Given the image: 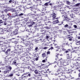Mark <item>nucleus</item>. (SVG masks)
I'll return each instance as SVG.
<instances>
[{
    "mask_svg": "<svg viewBox=\"0 0 80 80\" xmlns=\"http://www.w3.org/2000/svg\"><path fill=\"white\" fill-rule=\"evenodd\" d=\"M14 25L15 27V29L16 30H18V29H19V28L18 27V25L20 24V22H14Z\"/></svg>",
    "mask_w": 80,
    "mask_h": 80,
    "instance_id": "obj_5",
    "label": "nucleus"
},
{
    "mask_svg": "<svg viewBox=\"0 0 80 80\" xmlns=\"http://www.w3.org/2000/svg\"><path fill=\"white\" fill-rule=\"evenodd\" d=\"M68 44L67 43H66V42H64L62 43V47H64V46H66V45H68Z\"/></svg>",
    "mask_w": 80,
    "mask_h": 80,
    "instance_id": "obj_21",
    "label": "nucleus"
},
{
    "mask_svg": "<svg viewBox=\"0 0 80 80\" xmlns=\"http://www.w3.org/2000/svg\"><path fill=\"white\" fill-rule=\"evenodd\" d=\"M64 66L63 64V62H62L60 63V66L63 67Z\"/></svg>",
    "mask_w": 80,
    "mask_h": 80,
    "instance_id": "obj_29",
    "label": "nucleus"
},
{
    "mask_svg": "<svg viewBox=\"0 0 80 80\" xmlns=\"http://www.w3.org/2000/svg\"><path fill=\"white\" fill-rule=\"evenodd\" d=\"M32 71H35V70H36V68H35L34 66H33L32 67V69H30Z\"/></svg>",
    "mask_w": 80,
    "mask_h": 80,
    "instance_id": "obj_25",
    "label": "nucleus"
},
{
    "mask_svg": "<svg viewBox=\"0 0 80 80\" xmlns=\"http://www.w3.org/2000/svg\"><path fill=\"white\" fill-rule=\"evenodd\" d=\"M41 72H38V76H41V75H42L41 74Z\"/></svg>",
    "mask_w": 80,
    "mask_h": 80,
    "instance_id": "obj_44",
    "label": "nucleus"
},
{
    "mask_svg": "<svg viewBox=\"0 0 80 80\" xmlns=\"http://www.w3.org/2000/svg\"><path fill=\"white\" fill-rule=\"evenodd\" d=\"M28 5H31V6L30 7V8H32V7H33V6H32L33 5H32V3L29 4Z\"/></svg>",
    "mask_w": 80,
    "mask_h": 80,
    "instance_id": "obj_41",
    "label": "nucleus"
},
{
    "mask_svg": "<svg viewBox=\"0 0 80 80\" xmlns=\"http://www.w3.org/2000/svg\"><path fill=\"white\" fill-rule=\"evenodd\" d=\"M63 22H60L59 23V25H62L63 24Z\"/></svg>",
    "mask_w": 80,
    "mask_h": 80,
    "instance_id": "obj_40",
    "label": "nucleus"
},
{
    "mask_svg": "<svg viewBox=\"0 0 80 80\" xmlns=\"http://www.w3.org/2000/svg\"><path fill=\"white\" fill-rule=\"evenodd\" d=\"M51 65V64L49 62H48V63H46V67L48 68V66Z\"/></svg>",
    "mask_w": 80,
    "mask_h": 80,
    "instance_id": "obj_23",
    "label": "nucleus"
},
{
    "mask_svg": "<svg viewBox=\"0 0 80 80\" xmlns=\"http://www.w3.org/2000/svg\"><path fill=\"white\" fill-rule=\"evenodd\" d=\"M66 3L67 4H68V5H70V2L68 1H67L66 2Z\"/></svg>",
    "mask_w": 80,
    "mask_h": 80,
    "instance_id": "obj_47",
    "label": "nucleus"
},
{
    "mask_svg": "<svg viewBox=\"0 0 80 80\" xmlns=\"http://www.w3.org/2000/svg\"><path fill=\"white\" fill-rule=\"evenodd\" d=\"M6 67H7V68H8V69H9V70L4 71L3 72L4 74H6V73H9V72H11V70L12 69V67L10 66H9L8 67V66H6Z\"/></svg>",
    "mask_w": 80,
    "mask_h": 80,
    "instance_id": "obj_6",
    "label": "nucleus"
},
{
    "mask_svg": "<svg viewBox=\"0 0 80 80\" xmlns=\"http://www.w3.org/2000/svg\"><path fill=\"white\" fill-rule=\"evenodd\" d=\"M3 22L2 21V20H0V23H2Z\"/></svg>",
    "mask_w": 80,
    "mask_h": 80,
    "instance_id": "obj_61",
    "label": "nucleus"
},
{
    "mask_svg": "<svg viewBox=\"0 0 80 80\" xmlns=\"http://www.w3.org/2000/svg\"><path fill=\"white\" fill-rule=\"evenodd\" d=\"M9 3H11L12 2L13 3H15V1H14V0H13L12 1V0H10L9 1Z\"/></svg>",
    "mask_w": 80,
    "mask_h": 80,
    "instance_id": "obj_34",
    "label": "nucleus"
},
{
    "mask_svg": "<svg viewBox=\"0 0 80 80\" xmlns=\"http://www.w3.org/2000/svg\"><path fill=\"white\" fill-rule=\"evenodd\" d=\"M25 71L23 70V69H22V68H21V69H20L19 70V73H23V72H24Z\"/></svg>",
    "mask_w": 80,
    "mask_h": 80,
    "instance_id": "obj_13",
    "label": "nucleus"
},
{
    "mask_svg": "<svg viewBox=\"0 0 80 80\" xmlns=\"http://www.w3.org/2000/svg\"><path fill=\"white\" fill-rule=\"evenodd\" d=\"M19 12H16L15 13L12 14V17H16V15L15 14H16V13H18Z\"/></svg>",
    "mask_w": 80,
    "mask_h": 80,
    "instance_id": "obj_27",
    "label": "nucleus"
},
{
    "mask_svg": "<svg viewBox=\"0 0 80 80\" xmlns=\"http://www.w3.org/2000/svg\"><path fill=\"white\" fill-rule=\"evenodd\" d=\"M59 75H60V76H58L59 79H63V76L62 74H61L60 73H59Z\"/></svg>",
    "mask_w": 80,
    "mask_h": 80,
    "instance_id": "obj_22",
    "label": "nucleus"
},
{
    "mask_svg": "<svg viewBox=\"0 0 80 80\" xmlns=\"http://www.w3.org/2000/svg\"><path fill=\"white\" fill-rule=\"evenodd\" d=\"M58 21V20L54 21V22H56V23H59V21Z\"/></svg>",
    "mask_w": 80,
    "mask_h": 80,
    "instance_id": "obj_48",
    "label": "nucleus"
},
{
    "mask_svg": "<svg viewBox=\"0 0 80 80\" xmlns=\"http://www.w3.org/2000/svg\"><path fill=\"white\" fill-rule=\"evenodd\" d=\"M13 73H11L9 75H8L7 76L8 77H13Z\"/></svg>",
    "mask_w": 80,
    "mask_h": 80,
    "instance_id": "obj_32",
    "label": "nucleus"
},
{
    "mask_svg": "<svg viewBox=\"0 0 80 80\" xmlns=\"http://www.w3.org/2000/svg\"><path fill=\"white\" fill-rule=\"evenodd\" d=\"M4 32H7V31L5 29L4 30H2V31L0 32V33L1 34H3V33H4Z\"/></svg>",
    "mask_w": 80,
    "mask_h": 80,
    "instance_id": "obj_24",
    "label": "nucleus"
},
{
    "mask_svg": "<svg viewBox=\"0 0 80 80\" xmlns=\"http://www.w3.org/2000/svg\"><path fill=\"white\" fill-rule=\"evenodd\" d=\"M64 27L65 28H67V27H68V25L67 24H66V25L64 26Z\"/></svg>",
    "mask_w": 80,
    "mask_h": 80,
    "instance_id": "obj_46",
    "label": "nucleus"
},
{
    "mask_svg": "<svg viewBox=\"0 0 80 80\" xmlns=\"http://www.w3.org/2000/svg\"><path fill=\"white\" fill-rule=\"evenodd\" d=\"M80 57H79L77 59L74 60L73 62V63L74 65H75L76 67H79L80 66Z\"/></svg>",
    "mask_w": 80,
    "mask_h": 80,
    "instance_id": "obj_1",
    "label": "nucleus"
},
{
    "mask_svg": "<svg viewBox=\"0 0 80 80\" xmlns=\"http://www.w3.org/2000/svg\"><path fill=\"white\" fill-rule=\"evenodd\" d=\"M68 32H67V37H69L70 36V35H72V34H69L68 35V34H70L71 33H72V32H69V31L68 30Z\"/></svg>",
    "mask_w": 80,
    "mask_h": 80,
    "instance_id": "obj_18",
    "label": "nucleus"
},
{
    "mask_svg": "<svg viewBox=\"0 0 80 80\" xmlns=\"http://www.w3.org/2000/svg\"><path fill=\"white\" fill-rule=\"evenodd\" d=\"M62 51H66V49H65V48H62Z\"/></svg>",
    "mask_w": 80,
    "mask_h": 80,
    "instance_id": "obj_52",
    "label": "nucleus"
},
{
    "mask_svg": "<svg viewBox=\"0 0 80 80\" xmlns=\"http://www.w3.org/2000/svg\"><path fill=\"white\" fill-rule=\"evenodd\" d=\"M52 45L53 44H52L50 45V47H51V48L48 49V50H53V47H52Z\"/></svg>",
    "mask_w": 80,
    "mask_h": 80,
    "instance_id": "obj_19",
    "label": "nucleus"
},
{
    "mask_svg": "<svg viewBox=\"0 0 80 80\" xmlns=\"http://www.w3.org/2000/svg\"><path fill=\"white\" fill-rule=\"evenodd\" d=\"M74 50L77 52V51H78V47H75L74 48Z\"/></svg>",
    "mask_w": 80,
    "mask_h": 80,
    "instance_id": "obj_33",
    "label": "nucleus"
},
{
    "mask_svg": "<svg viewBox=\"0 0 80 80\" xmlns=\"http://www.w3.org/2000/svg\"><path fill=\"white\" fill-rule=\"evenodd\" d=\"M71 51V50L70 49H68L64 53H68V52H70Z\"/></svg>",
    "mask_w": 80,
    "mask_h": 80,
    "instance_id": "obj_28",
    "label": "nucleus"
},
{
    "mask_svg": "<svg viewBox=\"0 0 80 80\" xmlns=\"http://www.w3.org/2000/svg\"><path fill=\"white\" fill-rule=\"evenodd\" d=\"M18 30H16L15 29L14 31H13V32H12V31H9V32L8 33V35H10V36H13L14 35H18Z\"/></svg>",
    "mask_w": 80,
    "mask_h": 80,
    "instance_id": "obj_3",
    "label": "nucleus"
},
{
    "mask_svg": "<svg viewBox=\"0 0 80 80\" xmlns=\"http://www.w3.org/2000/svg\"><path fill=\"white\" fill-rule=\"evenodd\" d=\"M13 63L14 64L17 63V62H16V61H13Z\"/></svg>",
    "mask_w": 80,
    "mask_h": 80,
    "instance_id": "obj_60",
    "label": "nucleus"
},
{
    "mask_svg": "<svg viewBox=\"0 0 80 80\" xmlns=\"http://www.w3.org/2000/svg\"><path fill=\"white\" fill-rule=\"evenodd\" d=\"M42 68H47V66L45 64H42L40 66Z\"/></svg>",
    "mask_w": 80,
    "mask_h": 80,
    "instance_id": "obj_16",
    "label": "nucleus"
},
{
    "mask_svg": "<svg viewBox=\"0 0 80 80\" xmlns=\"http://www.w3.org/2000/svg\"><path fill=\"white\" fill-rule=\"evenodd\" d=\"M54 12H53L52 14H51L50 15V18H52L53 20H55L56 17V14L55 13H53Z\"/></svg>",
    "mask_w": 80,
    "mask_h": 80,
    "instance_id": "obj_8",
    "label": "nucleus"
},
{
    "mask_svg": "<svg viewBox=\"0 0 80 80\" xmlns=\"http://www.w3.org/2000/svg\"><path fill=\"white\" fill-rule=\"evenodd\" d=\"M42 62H43V63H45V62H46L45 59L42 60Z\"/></svg>",
    "mask_w": 80,
    "mask_h": 80,
    "instance_id": "obj_58",
    "label": "nucleus"
},
{
    "mask_svg": "<svg viewBox=\"0 0 80 80\" xmlns=\"http://www.w3.org/2000/svg\"><path fill=\"white\" fill-rule=\"evenodd\" d=\"M27 42L28 43V44L29 45V47H30L31 48H32V47L30 46V45H32V42L29 41H28Z\"/></svg>",
    "mask_w": 80,
    "mask_h": 80,
    "instance_id": "obj_17",
    "label": "nucleus"
},
{
    "mask_svg": "<svg viewBox=\"0 0 80 80\" xmlns=\"http://www.w3.org/2000/svg\"><path fill=\"white\" fill-rule=\"evenodd\" d=\"M0 48H1L2 51L5 50L6 48H7L6 45H3L0 44Z\"/></svg>",
    "mask_w": 80,
    "mask_h": 80,
    "instance_id": "obj_9",
    "label": "nucleus"
},
{
    "mask_svg": "<svg viewBox=\"0 0 80 80\" xmlns=\"http://www.w3.org/2000/svg\"><path fill=\"white\" fill-rule=\"evenodd\" d=\"M6 27L7 28L5 29L6 31V32H9L10 31H12V29H13V27H12L11 24L7 25Z\"/></svg>",
    "mask_w": 80,
    "mask_h": 80,
    "instance_id": "obj_4",
    "label": "nucleus"
},
{
    "mask_svg": "<svg viewBox=\"0 0 80 80\" xmlns=\"http://www.w3.org/2000/svg\"><path fill=\"white\" fill-rule=\"evenodd\" d=\"M59 69L60 70H64L65 69V66H59Z\"/></svg>",
    "mask_w": 80,
    "mask_h": 80,
    "instance_id": "obj_20",
    "label": "nucleus"
},
{
    "mask_svg": "<svg viewBox=\"0 0 80 80\" xmlns=\"http://www.w3.org/2000/svg\"><path fill=\"white\" fill-rule=\"evenodd\" d=\"M75 52H76V51L75 50H73V51H72V52H71V53H75Z\"/></svg>",
    "mask_w": 80,
    "mask_h": 80,
    "instance_id": "obj_62",
    "label": "nucleus"
},
{
    "mask_svg": "<svg viewBox=\"0 0 80 80\" xmlns=\"http://www.w3.org/2000/svg\"><path fill=\"white\" fill-rule=\"evenodd\" d=\"M17 48H18V50H22V46L21 45H18Z\"/></svg>",
    "mask_w": 80,
    "mask_h": 80,
    "instance_id": "obj_10",
    "label": "nucleus"
},
{
    "mask_svg": "<svg viewBox=\"0 0 80 80\" xmlns=\"http://www.w3.org/2000/svg\"><path fill=\"white\" fill-rule=\"evenodd\" d=\"M49 3L50 2L46 3L44 4V5H45V6H48V3Z\"/></svg>",
    "mask_w": 80,
    "mask_h": 80,
    "instance_id": "obj_36",
    "label": "nucleus"
},
{
    "mask_svg": "<svg viewBox=\"0 0 80 80\" xmlns=\"http://www.w3.org/2000/svg\"><path fill=\"white\" fill-rule=\"evenodd\" d=\"M23 15V13H21L19 14V16H22V15Z\"/></svg>",
    "mask_w": 80,
    "mask_h": 80,
    "instance_id": "obj_57",
    "label": "nucleus"
},
{
    "mask_svg": "<svg viewBox=\"0 0 80 80\" xmlns=\"http://www.w3.org/2000/svg\"><path fill=\"white\" fill-rule=\"evenodd\" d=\"M47 56H48V55H50V51H48L47 52Z\"/></svg>",
    "mask_w": 80,
    "mask_h": 80,
    "instance_id": "obj_43",
    "label": "nucleus"
},
{
    "mask_svg": "<svg viewBox=\"0 0 80 80\" xmlns=\"http://www.w3.org/2000/svg\"><path fill=\"white\" fill-rule=\"evenodd\" d=\"M66 57H67V58H68V57L69 58V54H67L66 55Z\"/></svg>",
    "mask_w": 80,
    "mask_h": 80,
    "instance_id": "obj_54",
    "label": "nucleus"
},
{
    "mask_svg": "<svg viewBox=\"0 0 80 80\" xmlns=\"http://www.w3.org/2000/svg\"><path fill=\"white\" fill-rule=\"evenodd\" d=\"M31 24H35V23H37L38 22V20H35L34 21H31Z\"/></svg>",
    "mask_w": 80,
    "mask_h": 80,
    "instance_id": "obj_11",
    "label": "nucleus"
},
{
    "mask_svg": "<svg viewBox=\"0 0 80 80\" xmlns=\"http://www.w3.org/2000/svg\"><path fill=\"white\" fill-rule=\"evenodd\" d=\"M27 21H28V20H26L25 21H24L23 22V23H26V22H27Z\"/></svg>",
    "mask_w": 80,
    "mask_h": 80,
    "instance_id": "obj_50",
    "label": "nucleus"
},
{
    "mask_svg": "<svg viewBox=\"0 0 80 80\" xmlns=\"http://www.w3.org/2000/svg\"><path fill=\"white\" fill-rule=\"evenodd\" d=\"M76 44L77 45H80V41L77 42L76 43Z\"/></svg>",
    "mask_w": 80,
    "mask_h": 80,
    "instance_id": "obj_37",
    "label": "nucleus"
},
{
    "mask_svg": "<svg viewBox=\"0 0 80 80\" xmlns=\"http://www.w3.org/2000/svg\"><path fill=\"white\" fill-rule=\"evenodd\" d=\"M73 37L72 36L68 37V38L69 39V41H72L73 40Z\"/></svg>",
    "mask_w": 80,
    "mask_h": 80,
    "instance_id": "obj_14",
    "label": "nucleus"
},
{
    "mask_svg": "<svg viewBox=\"0 0 80 80\" xmlns=\"http://www.w3.org/2000/svg\"><path fill=\"white\" fill-rule=\"evenodd\" d=\"M62 14H64V13H65L64 12V11H61V12Z\"/></svg>",
    "mask_w": 80,
    "mask_h": 80,
    "instance_id": "obj_53",
    "label": "nucleus"
},
{
    "mask_svg": "<svg viewBox=\"0 0 80 80\" xmlns=\"http://www.w3.org/2000/svg\"><path fill=\"white\" fill-rule=\"evenodd\" d=\"M73 27H74L75 28H77V25H74L73 26Z\"/></svg>",
    "mask_w": 80,
    "mask_h": 80,
    "instance_id": "obj_56",
    "label": "nucleus"
},
{
    "mask_svg": "<svg viewBox=\"0 0 80 80\" xmlns=\"http://www.w3.org/2000/svg\"><path fill=\"white\" fill-rule=\"evenodd\" d=\"M10 50H11V49H8L7 51L5 52V53L7 54V53H8V52H10Z\"/></svg>",
    "mask_w": 80,
    "mask_h": 80,
    "instance_id": "obj_31",
    "label": "nucleus"
},
{
    "mask_svg": "<svg viewBox=\"0 0 80 80\" xmlns=\"http://www.w3.org/2000/svg\"><path fill=\"white\" fill-rule=\"evenodd\" d=\"M80 5V3H78L77 4H76L74 6H76V7H77L78 6H79V5Z\"/></svg>",
    "mask_w": 80,
    "mask_h": 80,
    "instance_id": "obj_42",
    "label": "nucleus"
},
{
    "mask_svg": "<svg viewBox=\"0 0 80 80\" xmlns=\"http://www.w3.org/2000/svg\"><path fill=\"white\" fill-rule=\"evenodd\" d=\"M64 18L65 19V20H70V18L68 17L67 15H65L64 16Z\"/></svg>",
    "mask_w": 80,
    "mask_h": 80,
    "instance_id": "obj_12",
    "label": "nucleus"
},
{
    "mask_svg": "<svg viewBox=\"0 0 80 80\" xmlns=\"http://www.w3.org/2000/svg\"><path fill=\"white\" fill-rule=\"evenodd\" d=\"M78 50L80 51V46H79V47H78Z\"/></svg>",
    "mask_w": 80,
    "mask_h": 80,
    "instance_id": "obj_64",
    "label": "nucleus"
},
{
    "mask_svg": "<svg viewBox=\"0 0 80 80\" xmlns=\"http://www.w3.org/2000/svg\"><path fill=\"white\" fill-rule=\"evenodd\" d=\"M63 62L64 66H67V65H68V63L67 62Z\"/></svg>",
    "mask_w": 80,
    "mask_h": 80,
    "instance_id": "obj_30",
    "label": "nucleus"
},
{
    "mask_svg": "<svg viewBox=\"0 0 80 80\" xmlns=\"http://www.w3.org/2000/svg\"><path fill=\"white\" fill-rule=\"evenodd\" d=\"M11 11L12 12H17V11L15 9H12Z\"/></svg>",
    "mask_w": 80,
    "mask_h": 80,
    "instance_id": "obj_45",
    "label": "nucleus"
},
{
    "mask_svg": "<svg viewBox=\"0 0 80 80\" xmlns=\"http://www.w3.org/2000/svg\"><path fill=\"white\" fill-rule=\"evenodd\" d=\"M9 58H8L7 57H6L5 58V60L4 61L5 62H6V63H7V62H9Z\"/></svg>",
    "mask_w": 80,
    "mask_h": 80,
    "instance_id": "obj_26",
    "label": "nucleus"
},
{
    "mask_svg": "<svg viewBox=\"0 0 80 80\" xmlns=\"http://www.w3.org/2000/svg\"><path fill=\"white\" fill-rule=\"evenodd\" d=\"M29 72H26L23 74L22 76V78L26 80V79H28V77H30L31 76V74L29 73Z\"/></svg>",
    "mask_w": 80,
    "mask_h": 80,
    "instance_id": "obj_2",
    "label": "nucleus"
},
{
    "mask_svg": "<svg viewBox=\"0 0 80 80\" xmlns=\"http://www.w3.org/2000/svg\"><path fill=\"white\" fill-rule=\"evenodd\" d=\"M60 57V55H59V54H57L56 56V58H57V59H58V60H60L62 58H59V57Z\"/></svg>",
    "mask_w": 80,
    "mask_h": 80,
    "instance_id": "obj_15",
    "label": "nucleus"
},
{
    "mask_svg": "<svg viewBox=\"0 0 80 80\" xmlns=\"http://www.w3.org/2000/svg\"><path fill=\"white\" fill-rule=\"evenodd\" d=\"M1 17L3 20H7V19H8V18H9L10 17L7 16V15H2L1 16Z\"/></svg>",
    "mask_w": 80,
    "mask_h": 80,
    "instance_id": "obj_7",
    "label": "nucleus"
},
{
    "mask_svg": "<svg viewBox=\"0 0 80 80\" xmlns=\"http://www.w3.org/2000/svg\"><path fill=\"white\" fill-rule=\"evenodd\" d=\"M39 72L38 71H37V70H36L34 71V73H35V74H38Z\"/></svg>",
    "mask_w": 80,
    "mask_h": 80,
    "instance_id": "obj_38",
    "label": "nucleus"
},
{
    "mask_svg": "<svg viewBox=\"0 0 80 80\" xmlns=\"http://www.w3.org/2000/svg\"><path fill=\"white\" fill-rule=\"evenodd\" d=\"M7 15H8V16H9V17H10V16H11V14L9 13L7 14Z\"/></svg>",
    "mask_w": 80,
    "mask_h": 80,
    "instance_id": "obj_55",
    "label": "nucleus"
},
{
    "mask_svg": "<svg viewBox=\"0 0 80 80\" xmlns=\"http://www.w3.org/2000/svg\"><path fill=\"white\" fill-rule=\"evenodd\" d=\"M24 43H25V45H26V46H30V45L28 44V42H26Z\"/></svg>",
    "mask_w": 80,
    "mask_h": 80,
    "instance_id": "obj_39",
    "label": "nucleus"
},
{
    "mask_svg": "<svg viewBox=\"0 0 80 80\" xmlns=\"http://www.w3.org/2000/svg\"><path fill=\"white\" fill-rule=\"evenodd\" d=\"M32 24V22H31V21L30 22H28L26 23V25H29V24H30V23Z\"/></svg>",
    "mask_w": 80,
    "mask_h": 80,
    "instance_id": "obj_49",
    "label": "nucleus"
},
{
    "mask_svg": "<svg viewBox=\"0 0 80 80\" xmlns=\"http://www.w3.org/2000/svg\"><path fill=\"white\" fill-rule=\"evenodd\" d=\"M33 24H32L31 25H28V27H31L32 25H33Z\"/></svg>",
    "mask_w": 80,
    "mask_h": 80,
    "instance_id": "obj_51",
    "label": "nucleus"
},
{
    "mask_svg": "<svg viewBox=\"0 0 80 80\" xmlns=\"http://www.w3.org/2000/svg\"><path fill=\"white\" fill-rule=\"evenodd\" d=\"M59 80H65V79L62 78V79H59Z\"/></svg>",
    "mask_w": 80,
    "mask_h": 80,
    "instance_id": "obj_63",
    "label": "nucleus"
},
{
    "mask_svg": "<svg viewBox=\"0 0 80 80\" xmlns=\"http://www.w3.org/2000/svg\"><path fill=\"white\" fill-rule=\"evenodd\" d=\"M26 61H29V60H30V59H29L28 58H26Z\"/></svg>",
    "mask_w": 80,
    "mask_h": 80,
    "instance_id": "obj_59",
    "label": "nucleus"
},
{
    "mask_svg": "<svg viewBox=\"0 0 80 80\" xmlns=\"http://www.w3.org/2000/svg\"><path fill=\"white\" fill-rule=\"evenodd\" d=\"M42 57H46V54L44 53L42 54Z\"/></svg>",
    "mask_w": 80,
    "mask_h": 80,
    "instance_id": "obj_35",
    "label": "nucleus"
}]
</instances>
